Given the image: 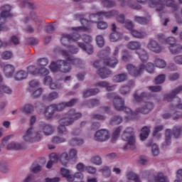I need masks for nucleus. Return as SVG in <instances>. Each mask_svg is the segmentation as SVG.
Masks as SVG:
<instances>
[{
    "instance_id": "obj_1",
    "label": "nucleus",
    "mask_w": 182,
    "mask_h": 182,
    "mask_svg": "<svg viewBox=\"0 0 182 182\" xmlns=\"http://www.w3.org/2000/svg\"><path fill=\"white\" fill-rule=\"evenodd\" d=\"M149 6L150 8H155L158 12L164 9V6H170L173 9H177L175 0H149Z\"/></svg>"
},
{
    "instance_id": "obj_2",
    "label": "nucleus",
    "mask_w": 182,
    "mask_h": 182,
    "mask_svg": "<svg viewBox=\"0 0 182 182\" xmlns=\"http://www.w3.org/2000/svg\"><path fill=\"white\" fill-rule=\"evenodd\" d=\"M82 117V113L77 112L74 109H70L65 114V117H63L59 119L58 123L64 124L65 126H72L76 122Z\"/></svg>"
},
{
    "instance_id": "obj_3",
    "label": "nucleus",
    "mask_w": 182,
    "mask_h": 182,
    "mask_svg": "<svg viewBox=\"0 0 182 182\" xmlns=\"http://www.w3.org/2000/svg\"><path fill=\"white\" fill-rule=\"evenodd\" d=\"M122 139L127 141V145L124 147L125 150L130 149L131 150H136V136L133 128H127L122 134Z\"/></svg>"
},
{
    "instance_id": "obj_4",
    "label": "nucleus",
    "mask_w": 182,
    "mask_h": 182,
    "mask_svg": "<svg viewBox=\"0 0 182 182\" xmlns=\"http://www.w3.org/2000/svg\"><path fill=\"white\" fill-rule=\"evenodd\" d=\"M107 99H112L113 107L117 112H122L124 108V100L114 93L107 94Z\"/></svg>"
},
{
    "instance_id": "obj_5",
    "label": "nucleus",
    "mask_w": 182,
    "mask_h": 182,
    "mask_svg": "<svg viewBox=\"0 0 182 182\" xmlns=\"http://www.w3.org/2000/svg\"><path fill=\"white\" fill-rule=\"evenodd\" d=\"M144 65H141L139 68H137L132 64H128L127 65V70L131 76H133V77H139L144 72L145 69Z\"/></svg>"
},
{
    "instance_id": "obj_6",
    "label": "nucleus",
    "mask_w": 182,
    "mask_h": 182,
    "mask_svg": "<svg viewBox=\"0 0 182 182\" xmlns=\"http://www.w3.org/2000/svg\"><path fill=\"white\" fill-rule=\"evenodd\" d=\"M181 134V129L180 128H174L173 131L171 129H166L165 132V143L166 146L171 143V136H173L175 139H178Z\"/></svg>"
},
{
    "instance_id": "obj_7",
    "label": "nucleus",
    "mask_w": 182,
    "mask_h": 182,
    "mask_svg": "<svg viewBox=\"0 0 182 182\" xmlns=\"http://www.w3.org/2000/svg\"><path fill=\"white\" fill-rule=\"evenodd\" d=\"M79 39H80V36L78 33H74L72 35L63 34L60 41L62 45H63V46H66L68 43L70 42H77V41H79Z\"/></svg>"
},
{
    "instance_id": "obj_8",
    "label": "nucleus",
    "mask_w": 182,
    "mask_h": 182,
    "mask_svg": "<svg viewBox=\"0 0 182 182\" xmlns=\"http://www.w3.org/2000/svg\"><path fill=\"white\" fill-rule=\"evenodd\" d=\"M77 103V99H72L71 100L67 102H61L57 105L54 104V107L55 109V112H63L65 107H73Z\"/></svg>"
},
{
    "instance_id": "obj_9",
    "label": "nucleus",
    "mask_w": 182,
    "mask_h": 182,
    "mask_svg": "<svg viewBox=\"0 0 182 182\" xmlns=\"http://www.w3.org/2000/svg\"><path fill=\"white\" fill-rule=\"evenodd\" d=\"M53 157L55 159L56 161H60V164H62L64 167H66L68 163L71 161L68 152H63L60 155L53 154Z\"/></svg>"
},
{
    "instance_id": "obj_10",
    "label": "nucleus",
    "mask_w": 182,
    "mask_h": 182,
    "mask_svg": "<svg viewBox=\"0 0 182 182\" xmlns=\"http://www.w3.org/2000/svg\"><path fill=\"white\" fill-rule=\"evenodd\" d=\"M110 137V134H109V131L106 129H101L97 131L95 134L94 139L96 141H106L107 140H109V138Z\"/></svg>"
},
{
    "instance_id": "obj_11",
    "label": "nucleus",
    "mask_w": 182,
    "mask_h": 182,
    "mask_svg": "<svg viewBox=\"0 0 182 182\" xmlns=\"http://www.w3.org/2000/svg\"><path fill=\"white\" fill-rule=\"evenodd\" d=\"M61 54L63 56L67 59V62L70 65H74L75 66H79L80 63H82V61L79 60V58H74L73 56L70 55L69 53L67 50H61Z\"/></svg>"
},
{
    "instance_id": "obj_12",
    "label": "nucleus",
    "mask_w": 182,
    "mask_h": 182,
    "mask_svg": "<svg viewBox=\"0 0 182 182\" xmlns=\"http://www.w3.org/2000/svg\"><path fill=\"white\" fill-rule=\"evenodd\" d=\"M23 140L26 143H33L35 141V129L31 127L27 129L26 134L23 136Z\"/></svg>"
},
{
    "instance_id": "obj_13",
    "label": "nucleus",
    "mask_w": 182,
    "mask_h": 182,
    "mask_svg": "<svg viewBox=\"0 0 182 182\" xmlns=\"http://www.w3.org/2000/svg\"><path fill=\"white\" fill-rule=\"evenodd\" d=\"M153 107H154V106L153 105V102H145L141 108H137L136 109V113H142V114H147V113H150V112L153 110Z\"/></svg>"
},
{
    "instance_id": "obj_14",
    "label": "nucleus",
    "mask_w": 182,
    "mask_h": 182,
    "mask_svg": "<svg viewBox=\"0 0 182 182\" xmlns=\"http://www.w3.org/2000/svg\"><path fill=\"white\" fill-rule=\"evenodd\" d=\"M117 15V11L116 10H112L110 11H100L95 14H91L90 16H97L99 18H106L109 19L113 16H116Z\"/></svg>"
},
{
    "instance_id": "obj_15",
    "label": "nucleus",
    "mask_w": 182,
    "mask_h": 182,
    "mask_svg": "<svg viewBox=\"0 0 182 182\" xmlns=\"http://www.w3.org/2000/svg\"><path fill=\"white\" fill-rule=\"evenodd\" d=\"M147 48L149 50L154 52L155 53H160L162 49L160 44L155 40H151L147 45Z\"/></svg>"
},
{
    "instance_id": "obj_16",
    "label": "nucleus",
    "mask_w": 182,
    "mask_h": 182,
    "mask_svg": "<svg viewBox=\"0 0 182 182\" xmlns=\"http://www.w3.org/2000/svg\"><path fill=\"white\" fill-rule=\"evenodd\" d=\"M181 92H182V85H180L176 88H175L173 90H172L171 94L165 95L164 100L166 102H173V99H174V97H176L177 95H179V93H181Z\"/></svg>"
},
{
    "instance_id": "obj_17",
    "label": "nucleus",
    "mask_w": 182,
    "mask_h": 182,
    "mask_svg": "<svg viewBox=\"0 0 182 182\" xmlns=\"http://www.w3.org/2000/svg\"><path fill=\"white\" fill-rule=\"evenodd\" d=\"M12 10V6L9 4L4 5L1 7L0 18L5 19L8 16H11V11Z\"/></svg>"
},
{
    "instance_id": "obj_18",
    "label": "nucleus",
    "mask_w": 182,
    "mask_h": 182,
    "mask_svg": "<svg viewBox=\"0 0 182 182\" xmlns=\"http://www.w3.org/2000/svg\"><path fill=\"white\" fill-rule=\"evenodd\" d=\"M55 112L56 109L55 108V104L50 105L48 107H46V109L44 110V116L47 119H52Z\"/></svg>"
},
{
    "instance_id": "obj_19",
    "label": "nucleus",
    "mask_w": 182,
    "mask_h": 182,
    "mask_svg": "<svg viewBox=\"0 0 182 182\" xmlns=\"http://www.w3.org/2000/svg\"><path fill=\"white\" fill-rule=\"evenodd\" d=\"M60 173H61V176H63V177L65 178L66 181H68V182L73 181V174H72V173L70 172V170L65 168H61Z\"/></svg>"
},
{
    "instance_id": "obj_20",
    "label": "nucleus",
    "mask_w": 182,
    "mask_h": 182,
    "mask_svg": "<svg viewBox=\"0 0 182 182\" xmlns=\"http://www.w3.org/2000/svg\"><path fill=\"white\" fill-rule=\"evenodd\" d=\"M41 129L45 136H50V134H53V133L55 132V129L53 128V126L49 124H43L41 126Z\"/></svg>"
},
{
    "instance_id": "obj_21",
    "label": "nucleus",
    "mask_w": 182,
    "mask_h": 182,
    "mask_svg": "<svg viewBox=\"0 0 182 182\" xmlns=\"http://www.w3.org/2000/svg\"><path fill=\"white\" fill-rule=\"evenodd\" d=\"M100 92V90H99V88L88 89L83 92L82 97H84V99H87V97L96 96V95H97V93Z\"/></svg>"
},
{
    "instance_id": "obj_22",
    "label": "nucleus",
    "mask_w": 182,
    "mask_h": 182,
    "mask_svg": "<svg viewBox=\"0 0 182 182\" xmlns=\"http://www.w3.org/2000/svg\"><path fill=\"white\" fill-rule=\"evenodd\" d=\"M97 73L101 79H107L112 75V71L106 68H102L97 70Z\"/></svg>"
},
{
    "instance_id": "obj_23",
    "label": "nucleus",
    "mask_w": 182,
    "mask_h": 182,
    "mask_svg": "<svg viewBox=\"0 0 182 182\" xmlns=\"http://www.w3.org/2000/svg\"><path fill=\"white\" fill-rule=\"evenodd\" d=\"M23 149H25V145L18 142H11L7 145V150H16L18 151Z\"/></svg>"
},
{
    "instance_id": "obj_24",
    "label": "nucleus",
    "mask_w": 182,
    "mask_h": 182,
    "mask_svg": "<svg viewBox=\"0 0 182 182\" xmlns=\"http://www.w3.org/2000/svg\"><path fill=\"white\" fill-rule=\"evenodd\" d=\"M95 87L105 88L107 90H112L114 87H116V85L110 86V84L107 81H100L95 84Z\"/></svg>"
},
{
    "instance_id": "obj_25",
    "label": "nucleus",
    "mask_w": 182,
    "mask_h": 182,
    "mask_svg": "<svg viewBox=\"0 0 182 182\" xmlns=\"http://www.w3.org/2000/svg\"><path fill=\"white\" fill-rule=\"evenodd\" d=\"M69 65H70L68 62V59H66V60H60V63L59 64L60 65V72H63V73H68L69 72H70V66H69Z\"/></svg>"
},
{
    "instance_id": "obj_26",
    "label": "nucleus",
    "mask_w": 182,
    "mask_h": 182,
    "mask_svg": "<svg viewBox=\"0 0 182 182\" xmlns=\"http://www.w3.org/2000/svg\"><path fill=\"white\" fill-rule=\"evenodd\" d=\"M4 72L6 77H12L15 72V67L12 65H6L4 68Z\"/></svg>"
},
{
    "instance_id": "obj_27",
    "label": "nucleus",
    "mask_w": 182,
    "mask_h": 182,
    "mask_svg": "<svg viewBox=\"0 0 182 182\" xmlns=\"http://www.w3.org/2000/svg\"><path fill=\"white\" fill-rule=\"evenodd\" d=\"M168 50L172 55H177L182 51V46L176 43L168 47Z\"/></svg>"
},
{
    "instance_id": "obj_28",
    "label": "nucleus",
    "mask_w": 182,
    "mask_h": 182,
    "mask_svg": "<svg viewBox=\"0 0 182 182\" xmlns=\"http://www.w3.org/2000/svg\"><path fill=\"white\" fill-rule=\"evenodd\" d=\"M104 63L109 68H114L119 63V60L116 58H106L104 59Z\"/></svg>"
},
{
    "instance_id": "obj_29",
    "label": "nucleus",
    "mask_w": 182,
    "mask_h": 182,
    "mask_svg": "<svg viewBox=\"0 0 182 182\" xmlns=\"http://www.w3.org/2000/svg\"><path fill=\"white\" fill-rule=\"evenodd\" d=\"M178 102L176 101H173V102L169 105L171 110H174L176 113L178 112V110H182V103L181 100L180 98H177Z\"/></svg>"
},
{
    "instance_id": "obj_30",
    "label": "nucleus",
    "mask_w": 182,
    "mask_h": 182,
    "mask_svg": "<svg viewBox=\"0 0 182 182\" xmlns=\"http://www.w3.org/2000/svg\"><path fill=\"white\" fill-rule=\"evenodd\" d=\"M141 62H146L149 60V54L144 49H139L136 52Z\"/></svg>"
},
{
    "instance_id": "obj_31",
    "label": "nucleus",
    "mask_w": 182,
    "mask_h": 182,
    "mask_svg": "<svg viewBox=\"0 0 182 182\" xmlns=\"http://www.w3.org/2000/svg\"><path fill=\"white\" fill-rule=\"evenodd\" d=\"M131 35L134 38H136L137 39H143L147 36V33L144 31H139L136 29L131 30Z\"/></svg>"
},
{
    "instance_id": "obj_32",
    "label": "nucleus",
    "mask_w": 182,
    "mask_h": 182,
    "mask_svg": "<svg viewBox=\"0 0 182 182\" xmlns=\"http://www.w3.org/2000/svg\"><path fill=\"white\" fill-rule=\"evenodd\" d=\"M112 80L114 83H122V82H125V80H127V74H118L113 77Z\"/></svg>"
},
{
    "instance_id": "obj_33",
    "label": "nucleus",
    "mask_w": 182,
    "mask_h": 182,
    "mask_svg": "<svg viewBox=\"0 0 182 182\" xmlns=\"http://www.w3.org/2000/svg\"><path fill=\"white\" fill-rule=\"evenodd\" d=\"M75 16L77 19H80V22L82 23V25H83V26L77 27L76 31H86L87 28H86L85 25L87 24V21L86 19L83 18V15L77 14Z\"/></svg>"
},
{
    "instance_id": "obj_34",
    "label": "nucleus",
    "mask_w": 182,
    "mask_h": 182,
    "mask_svg": "<svg viewBox=\"0 0 182 182\" xmlns=\"http://www.w3.org/2000/svg\"><path fill=\"white\" fill-rule=\"evenodd\" d=\"M28 77V73L23 70H18L14 75L15 80H23Z\"/></svg>"
},
{
    "instance_id": "obj_35",
    "label": "nucleus",
    "mask_w": 182,
    "mask_h": 182,
    "mask_svg": "<svg viewBox=\"0 0 182 182\" xmlns=\"http://www.w3.org/2000/svg\"><path fill=\"white\" fill-rule=\"evenodd\" d=\"M122 122H123V117H122V116L119 115H116L112 117L110 119H109V124H111V126H116L117 124H120V123H122Z\"/></svg>"
},
{
    "instance_id": "obj_36",
    "label": "nucleus",
    "mask_w": 182,
    "mask_h": 182,
    "mask_svg": "<svg viewBox=\"0 0 182 182\" xmlns=\"http://www.w3.org/2000/svg\"><path fill=\"white\" fill-rule=\"evenodd\" d=\"M154 63V66H156V68H159V69H164L167 65L166 60L159 58H155Z\"/></svg>"
},
{
    "instance_id": "obj_37",
    "label": "nucleus",
    "mask_w": 182,
    "mask_h": 182,
    "mask_svg": "<svg viewBox=\"0 0 182 182\" xmlns=\"http://www.w3.org/2000/svg\"><path fill=\"white\" fill-rule=\"evenodd\" d=\"M77 45L82 50L87 52L88 55H92L93 53V46L89 44L87 47L83 43H78Z\"/></svg>"
},
{
    "instance_id": "obj_38",
    "label": "nucleus",
    "mask_w": 182,
    "mask_h": 182,
    "mask_svg": "<svg viewBox=\"0 0 182 182\" xmlns=\"http://www.w3.org/2000/svg\"><path fill=\"white\" fill-rule=\"evenodd\" d=\"M127 48L130 50H137L141 48V44L137 41H131L127 45Z\"/></svg>"
},
{
    "instance_id": "obj_39",
    "label": "nucleus",
    "mask_w": 182,
    "mask_h": 182,
    "mask_svg": "<svg viewBox=\"0 0 182 182\" xmlns=\"http://www.w3.org/2000/svg\"><path fill=\"white\" fill-rule=\"evenodd\" d=\"M68 154L71 161H76V160H77V149L75 148L70 149H69Z\"/></svg>"
},
{
    "instance_id": "obj_40",
    "label": "nucleus",
    "mask_w": 182,
    "mask_h": 182,
    "mask_svg": "<svg viewBox=\"0 0 182 182\" xmlns=\"http://www.w3.org/2000/svg\"><path fill=\"white\" fill-rule=\"evenodd\" d=\"M149 134H150V128L149 127H144L139 134L141 140H146L149 137Z\"/></svg>"
},
{
    "instance_id": "obj_41",
    "label": "nucleus",
    "mask_w": 182,
    "mask_h": 182,
    "mask_svg": "<svg viewBox=\"0 0 182 182\" xmlns=\"http://www.w3.org/2000/svg\"><path fill=\"white\" fill-rule=\"evenodd\" d=\"M9 171L8 168V162L4 160H0V173L6 174Z\"/></svg>"
},
{
    "instance_id": "obj_42",
    "label": "nucleus",
    "mask_w": 182,
    "mask_h": 182,
    "mask_svg": "<svg viewBox=\"0 0 182 182\" xmlns=\"http://www.w3.org/2000/svg\"><path fill=\"white\" fill-rule=\"evenodd\" d=\"M134 21H135V22H137V23H140V25H147V23H149V22H150V21H151V20L150 18L135 16Z\"/></svg>"
},
{
    "instance_id": "obj_43",
    "label": "nucleus",
    "mask_w": 182,
    "mask_h": 182,
    "mask_svg": "<svg viewBox=\"0 0 182 182\" xmlns=\"http://www.w3.org/2000/svg\"><path fill=\"white\" fill-rule=\"evenodd\" d=\"M57 132L58 134H63L64 136H67L68 131V128H66V125L63 124L59 123L58 127H57Z\"/></svg>"
},
{
    "instance_id": "obj_44",
    "label": "nucleus",
    "mask_w": 182,
    "mask_h": 182,
    "mask_svg": "<svg viewBox=\"0 0 182 182\" xmlns=\"http://www.w3.org/2000/svg\"><path fill=\"white\" fill-rule=\"evenodd\" d=\"M154 179L156 182H169L167 177H166L163 173H158L154 176Z\"/></svg>"
},
{
    "instance_id": "obj_45",
    "label": "nucleus",
    "mask_w": 182,
    "mask_h": 182,
    "mask_svg": "<svg viewBox=\"0 0 182 182\" xmlns=\"http://www.w3.org/2000/svg\"><path fill=\"white\" fill-rule=\"evenodd\" d=\"M29 92L31 93V96L34 99H38V97H40V96L42 95L43 90L41 87H40L33 90H29Z\"/></svg>"
},
{
    "instance_id": "obj_46",
    "label": "nucleus",
    "mask_w": 182,
    "mask_h": 182,
    "mask_svg": "<svg viewBox=\"0 0 182 182\" xmlns=\"http://www.w3.org/2000/svg\"><path fill=\"white\" fill-rule=\"evenodd\" d=\"M83 139L79 138H73L69 141L70 146H80V144H83Z\"/></svg>"
},
{
    "instance_id": "obj_47",
    "label": "nucleus",
    "mask_w": 182,
    "mask_h": 182,
    "mask_svg": "<svg viewBox=\"0 0 182 182\" xmlns=\"http://www.w3.org/2000/svg\"><path fill=\"white\" fill-rule=\"evenodd\" d=\"M85 103L89 107H95V106H99V105H100V101L97 99H92L86 101Z\"/></svg>"
},
{
    "instance_id": "obj_48",
    "label": "nucleus",
    "mask_w": 182,
    "mask_h": 182,
    "mask_svg": "<svg viewBox=\"0 0 182 182\" xmlns=\"http://www.w3.org/2000/svg\"><path fill=\"white\" fill-rule=\"evenodd\" d=\"M146 146L148 147H152L151 151H152L153 156H159V148L157 147V145L150 141L149 143L146 144Z\"/></svg>"
},
{
    "instance_id": "obj_49",
    "label": "nucleus",
    "mask_w": 182,
    "mask_h": 182,
    "mask_svg": "<svg viewBox=\"0 0 182 182\" xmlns=\"http://www.w3.org/2000/svg\"><path fill=\"white\" fill-rule=\"evenodd\" d=\"M122 38V34L117 32H112L109 35V40L111 42H117Z\"/></svg>"
},
{
    "instance_id": "obj_50",
    "label": "nucleus",
    "mask_w": 182,
    "mask_h": 182,
    "mask_svg": "<svg viewBox=\"0 0 182 182\" xmlns=\"http://www.w3.org/2000/svg\"><path fill=\"white\" fill-rule=\"evenodd\" d=\"M68 139L65 136H53L52 139L53 143H56L57 144H59L60 143H65Z\"/></svg>"
},
{
    "instance_id": "obj_51",
    "label": "nucleus",
    "mask_w": 182,
    "mask_h": 182,
    "mask_svg": "<svg viewBox=\"0 0 182 182\" xmlns=\"http://www.w3.org/2000/svg\"><path fill=\"white\" fill-rule=\"evenodd\" d=\"M60 60L57 61L56 63L53 62L50 65V69L53 72H58V70H60Z\"/></svg>"
},
{
    "instance_id": "obj_52",
    "label": "nucleus",
    "mask_w": 182,
    "mask_h": 182,
    "mask_svg": "<svg viewBox=\"0 0 182 182\" xmlns=\"http://www.w3.org/2000/svg\"><path fill=\"white\" fill-rule=\"evenodd\" d=\"M42 171V166H41L39 164H33L31 168V171L32 173H41Z\"/></svg>"
},
{
    "instance_id": "obj_53",
    "label": "nucleus",
    "mask_w": 182,
    "mask_h": 182,
    "mask_svg": "<svg viewBox=\"0 0 182 182\" xmlns=\"http://www.w3.org/2000/svg\"><path fill=\"white\" fill-rule=\"evenodd\" d=\"M165 81H166V75L164 74H161L158 75L154 80L156 85H161V83H164Z\"/></svg>"
},
{
    "instance_id": "obj_54",
    "label": "nucleus",
    "mask_w": 182,
    "mask_h": 182,
    "mask_svg": "<svg viewBox=\"0 0 182 182\" xmlns=\"http://www.w3.org/2000/svg\"><path fill=\"white\" fill-rule=\"evenodd\" d=\"M2 92H4V93H6L7 95H11V93H12V90H11V88L6 85H0V97L2 96Z\"/></svg>"
},
{
    "instance_id": "obj_55",
    "label": "nucleus",
    "mask_w": 182,
    "mask_h": 182,
    "mask_svg": "<svg viewBox=\"0 0 182 182\" xmlns=\"http://www.w3.org/2000/svg\"><path fill=\"white\" fill-rule=\"evenodd\" d=\"M99 171L102 173L104 177H110V174H112L110 168L108 166H104L102 168L100 169Z\"/></svg>"
},
{
    "instance_id": "obj_56",
    "label": "nucleus",
    "mask_w": 182,
    "mask_h": 182,
    "mask_svg": "<svg viewBox=\"0 0 182 182\" xmlns=\"http://www.w3.org/2000/svg\"><path fill=\"white\" fill-rule=\"evenodd\" d=\"M28 73H31V75H33L35 76V75H38L39 73V68H35L33 65H31L28 67L27 68Z\"/></svg>"
},
{
    "instance_id": "obj_57",
    "label": "nucleus",
    "mask_w": 182,
    "mask_h": 182,
    "mask_svg": "<svg viewBox=\"0 0 182 182\" xmlns=\"http://www.w3.org/2000/svg\"><path fill=\"white\" fill-rule=\"evenodd\" d=\"M102 4L106 8L116 6V2L113 0H102Z\"/></svg>"
},
{
    "instance_id": "obj_58",
    "label": "nucleus",
    "mask_w": 182,
    "mask_h": 182,
    "mask_svg": "<svg viewBox=\"0 0 182 182\" xmlns=\"http://www.w3.org/2000/svg\"><path fill=\"white\" fill-rule=\"evenodd\" d=\"M127 177H128V180H132L134 182H141L139 176L134 173H132V172L129 173L127 174Z\"/></svg>"
},
{
    "instance_id": "obj_59",
    "label": "nucleus",
    "mask_w": 182,
    "mask_h": 182,
    "mask_svg": "<svg viewBox=\"0 0 182 182\" xmlns=\"http://www.w3.org/2000/svg\"><path fill=\"white\" fill-rule=\"evenodd\" d=\"M164 43H166V45H168L169 46H172L175 43H177V41H176V38L173 37H168L164 40Z\"/></svg>"
},
{
    "instance_id": "obj_60",
    "label": "nucleus",
    "mask_w": 182,
    "mask_h": 182,
    "mask_svg": "<svg viewBox=\"0 0 182 182\" xmlns=\"http://www.w3.org/2000/svg\"><path fill=\"white\" fill-rule=\"evenodd\" d=\"M46 97L47 100L52 102V100H55V99L59 97V94L56 92H53L48 94Z\"/></svg>"
},
{
    "instance_id": "obj_61",
    "label": "nucleus",
    "mask_w": 182,
    "mask_h": 182,
    "mask_svg": "<svg viewBox=\"0 0 182 182\" xmlns=\"http://www.w3.org/2000/svg\"><path fill=\"white\" fill-rule=\"evenodd\" d=\"M96 42L97 46L100 48H103L105 46V38H103V36L101 35H99L96 37Z\"/></svg>"
},
{
    "instance_id": "obj_62",
    "label": "nucleus",
    "mask_w": 182,
    "mask_h": 182,
    "mask_svg": "<svg viewBox=\"0 0 182 182\" xmlns=\"http://www.w3.org/2000/svg\"><path fill=\"white\" fill-rule=\"evenodd\" d=\"M39 85H40L39 81H38L36 80H33L30 81L29 90H33L36 89V87H38V86H39Z\"/></svg>"
},
{
    "instance_id": "obj_63",
    "label": "nucleus",
    "mask_w": 182,
    "mask_h": 182,
    "mask_svg": "<svg viewBox=\"0 0 182 182\" xmlns=\"http://www.w3.org/2000/svg\"><path fill=\"white\" fill-rule=\"evenodd\" d=\"M144 66H145L144 70H146L148 73H154V64L151 63H149Z\"/></svg>"
},
{
    "instance_id": "obj_64",
    "label": "nucleus",
    "mask_w": 182,
    "mask_h": 182,
    "mask_svg": "<svg viewBox=\"0 0 182 182\" xmlns=\"http://www.w3.org/2000/svg\"><path fill=\"white\" fill-rule=\"evenodd\" d=\"M50 87L53 90H56V89H62L63 85L60 82H51V84H50Z\"/></svg>"
}]
</instances>
